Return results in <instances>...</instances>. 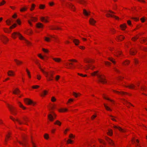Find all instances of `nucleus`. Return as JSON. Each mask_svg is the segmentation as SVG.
Returning <instances> with one entry per match:
<instances>
[{"instance_id":"30","label":"nucleus","mask_w":147,"mask_h":147,"mask_svg":"<svg viewBox=\"0 0 147 147\" xmlns=\"http://www.w3.org/2000/svg\"><path fill=\"white\" fill-rule=\"evenodd\" d=\"M18 103L19 106L20 107L23 108L24 109H26V107H24L20 102H19Z\"/></svg>"},{"instance_id":"27","label":"nucleus","mask_w":147,"mask_h":147,"mask_svg":"<svg viewBox=\"0 0 147 147\" xmlns=\"http://www.w3.org/2000/svg\"><path fill=\"white\" fill-rule=\"evenodd\" d=\"M83 13L86 16H87L89 15V13H90V12H88L85 9H84L83 10Z\"/></svg>"},{"instance_id":"25","label":"nucleus","mask_w":147,"mask_h":147,"mask_svg":"<svg viewBox=\"0 0 147 147\" xmlns=\"http://www.w3.org/2000/svg\"><path fill=\"white\" fill-rule=\"evenodd\" d=\"M115 53H116V55H115L118 57L119 55H121V54L122 52L119 51H116Z\"/></svg>"},{"instance_id":"50","label":"nucleus","mask_w":147,"mask_h":147,"mask_svg":"<svg viewBox=\"0 0 147 147\" xmlns=\"http://www.w3.org/2000/svg\"><path fill=\"white\" fill-rule=\"evenodd\" d=\"M5 3V1L4 0H3L2 2L0 3V6L3 5Z\"/></svg>"},{"instance_id":"57","label":"nucleus","mask_w":147,"mask_h":147,"mask_svg":"<svg viewBox=\"0 0 147 147\" xmlns=\"http://www.w3.org/2000/svg\"><path fill=\"white\" fill-rule=\"evenodd\" d=\"M105 63L106 65H109L111 64L109 62H108V61H105Z\"/></svg>"},{"instance_id":"36","label":"nucleus","mask_w":147,"mask_h":147,"mask_svg":"<svg viewBox=\"0 0 147 147\" xmlns=\"http://www.w3.org/2000/svg\"><path fill=\"white\" fill-rule=\"evenodd\" d=\"M27 9V7H24L22 8H21L20 9V11H22V12L23 11H26V10Z\"/></svg>"},{"instance_id":"47","label":"nucleus","mask_w":147,"mask_h":147,"mask_svg":"<svg viewBox=\"0 0 147 147\" xmlns=\"http://www.w3.org/2000/svg\"><path fill=\"white\" fill-rule=\"evenodd\" d=\"M45 7V5H43L41 4L40 5V9H43Z\"/></svg>"},{"instance_id":"55","label":"nucleus","mask_w":147,"mask_h":147,"mask_svg":"<svg viewBox=\"0 0 147 147\" xmlns=\"http://www.w3.org/2000/svg\"><path fill=\"white\" fill-rule=\"evenodd\" d=\"M60 78V76L59 75H57L55 78L56 80L57 81Z\"/></svg>"},{"instance_id":"60","label":"nucleus","mask_w":147,"mask_h":147,"mask_svg":"<svg viewBox=\"0 0 147 147\" xmlns=\"http://www.w3.org/2000/svg\"><path fill=\"white\" fill-rule=\"evenodd\" d=\"M138 38V37L137 36L134 37L132 38V39L134 41L135 40H136Z\"/></svg>"},{"instance_id":"11","label":"nucleus","mask_w":147,"mask_h":147,"mask_svg":"<svg viewBox=\"0 0 147 147\" xmlns=\"http://www.w3.org/2000/svg\"><path fill=\"white\" fill-rule=\"evenodd\" d=\"M89 22L90 24L92 25H94V24L96 22V21L92 18H90Z\"/></svg>"},{"instance_id":"39","label":"nucleus","mask_w":147,"mask_h":147,"mask_svg":"<svg viewBox=\"0 0 147 147\" xmlns=\"http://www.w3.org/2000/svg\"><path fill=\"white\" fill-rule=\"evenodd\" d=\"M6 23L7 25H10L11 21L9 20H7L6 21Z\"/></svg>"},{"instance_id":"21","label":"nucleus","mask_w":147,"mask_h":147,"mask_svg":"<svg viewBox=\"0 0 147 147\" xmlns=\"http://www.w3.org/2000/svg\"><path fill=\"white\" fill-rule=\"evenodd\" d=\"M47 18H48L47 17H46V18H45L44 17H41V18L40 19H41V20L42 22H48V21L47 20Z\"/></svg>"},{"instance_id":"44","label":"nucleus","mask_w":147,"mask_h":147,"mask_svg":"<svg viewBox=\"0 0 147 147\" xmlns=\"http://www.w3.org/2000/svg\"><path fill=\"white\" fill-rule=\"evenodd\" d=\"M51 29L52 30H55V29H57V30H60L61 29V28H59V27H56L55 28H51Z\"/></svg>"},{"instance_id":"31","label":"nucleus","mask_w":147,"mask_h":147,"mask_svg":"<svg viewBox=\"0 0 147 147\" xmlns=\"http://www.w3.org/2000/svg\"><path fill=\"white\" fill-rule=\"evenodd\" d=\"M136 51V50H135V51L134 50H130V51L129 52L130 54L131 55H133L135 54V52Z\"/></svg>"},{"instance_id":"28","label":"nucleus","mask_w":147,"mask_h":147,"mask_svg":"<svg viewBox=\"0 0 147 147\" xmlns=\"http://www.w3.org/2000/svg\"><path fill=\"white\" fill-rule=\"evenodd\" d=\"M124 38L125 37H124L121 36H120L117 37V39L120 41L122 40L123 39H124Z\"/></svg>"},{"instance_id":"4","label":"nucleus","mask_w":147,"mask_h":147,"mask_svg":"<svg viewBox=\"0 0 147 147\" xmlns=\"http://www.w3.org/2000/svg\"><path fill=\"white\" fill-rule=\"evenodd\" d=\"M51 114H49L48 115V118L51 121H53V120L56 117V115L53 111L51 112Z\"/></svg>"},{"instance_id":"59","label":"nucleus","mask_w":147,"mask_h":147,"mask_svg":"<svg viewBox=\"0 0 147 147\" xmlns=\"http://www.w3.org/2000/svg\"><path fill=\"white\" fill-rule=\"evenodd\" d=\"M134 62L136 65L138 62V61L136 59H134Z\"/></svg>"},{"instance_id":"61","label":"nucleus","mask_w":147,"mask_h":147,"mask_svg":"<svg viewBox=\"0 0 147 147\" xmlns=\"http://www.w3.org/2000/svg\"><path fill=\"white\" fill-rule=\"evenodd\" d=\"M69 137L70 138H74V136L72 134H71L69 135Z\"/></svg>"},{"instance_id":"33","label":"nucleus","mask_w":147,"mask_h":147,"mask_svg":"<svg viewBox=\"0 0 147 147\" xmlns=\"http://www.w3.org/2000/svg\"><path fill=\"white\" fill-rule=\"evenodd\" d=\"M54 124H57L59 125H60L61 124V123L58 120H57L54 123Z\"/></svg>"},{"instance_id":"37","label":"nucleus","mask_w":147,"mask_h":147,"mask_svg":"<svg viewBox=\"0 0 147 147\" xmlns=\"http://www.w3.org/2000/svg\"><path fill=\"white\" fill-rule=\"evenodd\" d=\"M44 138L46 139H48L49 138V136L48 134H46L44 135Z\"/></svg>"},{"instance_id":"38","label":"nucleus","mask_w":147,"mask_h":147,"mask_svg":"<svg viewBox=\"0 0 147 147\" xmlns=\"http://www.w3.org/2000/svg\"><path fill=\"white\" fill-rule=\"evenodd\" d=\"M129 61L127 60L125 61V62L123 63V64L124 65H126L127 64H128L129 63Z\"/></svg>"},{"instance_id":"41","label":"nucleus","mask_w":147,"mask_h":147,"mask_svg":"<svg viewBox=\"0 0 147 147\" xmlns=\"http://www.w3.org/2000/svg\"><path fill=\"white\" fill-rule=\"evenodd\" d=\"M47 92L46 90H44L42 92V94L41 95V96H42L44 95H45L47 93Z\"/></svg>"},{"instance_id":"46","label":"nucleus","mask_w":147,"mask_h":147,"mask_svg":"<svg viewBox=\"0 0 147 147\" xmlns=\"http://www.w3.org/2000/svg\"><path fill=\"white\" fill-rule=\"evenodd\" d=\"M103 97L104 98L106 99H107V100H110V101H111V102H113V101L112 100H111L110 99H109V98H106L105 96H103Z\"/></svg>"},{"instance_id":"8","label":"nucleus","mask_w":147,"mask_h":147,"mask_svg":"<svg viewBox=\"0 0 147 147\" xmlns=\"http://www.w3.org/2000/svg\"><path fill=\"white\" fill-rule=\"evenodd\" d=\"M113 127L115 129H118L119 130V131H121V132H124L125 131V129H123L121 128L120 127H119V126H117L116 125H114L113 126Z\"/></svg>"},{"instance_id":"51","label":"nucleus","mask_w":147,"mask_h":147,"mask_svg":"<svg viewBox=\"0 0 147 147\" xmlns=\"http://www.w3.org/2000/svg\"><path fill=\"white\" fill-rule=\"evenodd\" d=\"M16 26V24H14L12 26H10V29H12L13 27H15Z\"/></svg>"},{"instance_id":"63","label":"nucleus","mask_w":147,"mask_h":147,"mask_svg":"<svg viewBox=\"0 0 147 147\" xmlns=\"http://www.w3.org/2000/svg\"><path fill=\"white\" fill-rule=\"evenodd\" d=\"M96 117V115H92L91 117V118L92 119H93L95 118Z\"/></svg>"},{"instance_id":"24","label":"nucleus","mask_w":147,"mask_h":147,"mask_svg":"<svg viewBox=\"0 0 147 147\" xmlns=\"http://www.w3.org/2000/svg\"><path fill=\"white\" fill-rule=\"evenodd\" d=\"M36 26L37 28H40L42 27L43 25L41 23H39L36 24Z\"/></svg>"},{"instance_id":"48","label":"nucleus","mask_w":147,"mask_h":147,"mask_svg":"<svg viewBox=\"0 0 147 147\" xmlns=\"http://www.w3.org/2000/svg\"><path fill=\"white\" fill-rule=\"evenodd\" d=\"M73 141L70 139H68L67 141V144H71Z\"/></svg>"},{"instance_id":"34","label":"nucleus","mask_w":147,"mask_h":147,"mask_svg":"<svg viewBox=\"0 0 147 147\" xmlns=\"http://www.w3.org/2000/svg\"><path fill=\"white\" fill-rule=\"evenodd\" d=\"M107 134L110 136H112L113 134L112 131L110 129L109 130V131L107 133Z\"/></svg>"},{"instance_id":"5","label":"nucleus","mask_w":147,"mask_h":147,"mask_svg":"<svg viewBox=\"0 0 147 147\" xmlns=\"http://www.w3.org/2000/svg\"><path fill=\"white\" fill-rule=\"evenodd\" d=\"M8 107L9 111L13 115H16V111L15 110V109L12 106L9 105V104L7 105Z\"/></svg>"},{"instance_id":"1","label":"nucleus","mask_w":147,"mask_h":147,"mask_svg":"<svg viewBox=\"0 0 147 147\" xmlns=\"http://www.w3.org/2000/svg\"><path fill=\"white\" fill-rule=\"evenodd\" d=\"M98 71H94L91 73V75L92 76H96L98 77V82H101L103 84H105L106 83V79L104 77V76L99 74L98 73Z\"/></svg>"},{"instance_id":"52","label":"nucleus","mask_w":147,"mask_h":147,"mask_svg":"<svg viewBox=\"0 0 147 147\" xmlns=\"http://www.w3.org/2000/svg\"><path fill=\"white\" fill-rule=\"evenodd\" d=\"M32 30H28L27 31V33L28 34H30L32 33Z\"/></svg>"},{"instance_id":"12","label":"nucleus","mask_w":147,"mask_h":147,"mask_svg":"<svg viewBox=\"0 0 147 147\" xmlns=\"http://www.w3.org/2000/svg\"><path fill=\"white\" fill-rule=\"evenodd\" d=\"M7 74L9 76H12L14 75V73L13 71L9 70L8 71Z\"/></svg>"},{"instance_id":"3","label":"nucleus","mask_w":147,"mask_h":147,"mask_svg":"<svg viewBox=\"0 0 147 147\" xmlns=\"http://www.w3.org/2000/svg\"><path fill=\"white\" fill-rule=\"evenodd\" d=\"M41 71L45 74L46 75V76L48 78V80L51 81L53 80L52 78H53V75L54 74L53 71H51L49 74L48 72H47L44 71V70L42 68H40Z\"/></svg>"},{"instance_id":"20","label":"nucleus","mask_w":147,"mask_h":147,"mask_svg":"<svg viewBox=\"0 0 147 147\" xmlns=\"http://www.w3.org/2000/svg\"><path fill=\"white\" fill-rule=\"evenodd\" d=\"M120 27L123 30H124L125 28H126V25L124 24H123L121 25Z\"/></svg>"},{"instance_id":"13","label":"nucleus","mask_w":147,"mask_h":147,"mask_svg":"<svg viewBox=\"0 0 147 147\" xmlns=\"http://www.w3.org/2000/svg\"><path fill=\"white\" fill-rule=\"evenodd\" d=\"M2 41L5 44L6 42L8 41V39L5 36H3V39H2Z\"/></svg>"},{"instance_id":"18","label":"nucleus","mask_w":147,"mask_h":147,"mask_svg":"<svg viewBox=\"0 0 147 147\" xmlns=\"http://www.w3.org/2000/svg\"><path fill=\"white\" fill-rule=\"evenodd\" d=\"M106 139L110 144L112 145L114 144V143L113 141L109 138L107 137L106 138Z\"/></svg>"},{"instance_id":"19","label":"nucleus","mask_w":147,"mask_h":147,"mask_svg":"<svg viewBox=\"0 0 147 147\" xmlns=\"http://www.w3.org/2000/svg\"><path fill=\"white\" fill-rule=\"evenodd\" d=\"M113 91L114 92H115L116 93H117L118 94H121L122 95H123L125 94H127V92H119L118 91H115V90H114Z\"/></svg>"},{"instance_id":"56","label":"nucleus","mask_w":147,"mask_h":147,"mask_svg":"<svg viewBox=\"0 0 147 147\" xmlns=\"http://www.w3.org/2000/svg\"><path fill=\"white\" fill-rule=\"evenodd\" d=\"M73 95L75 96L76 97H77L78 96V94L74 92H73Z\"/></svg>"},{"instance_id":"43","label":"nucleus","mask_w":147,"mask_h":147,"mask_svg":"<svg viewBox=\"0 0 147 147\" xmlns=\"http://www.w3.org/2000/svg\"><path fill=\"white\" fill-rule=\"evenodd\" d=\"M31 18H32V19L31 20L32 21L35 22L37 20V19L36 18L33 17H32Z\"/></svg>"},{"instance_id":"7","label":"nucleus","mask_w":147,"mask_h":147,"mask_svg":"<svg viewBox=\"0 0 147 147\" xmlns=\"http://www.w3.org/2000/svg\"><path fill=\"white\" fill-rule=\"evenodd\" d=\"M106 16L107 17H114L116 19H119V18L118 17L108 13L106 14Z\"/></svg>"},{"instance_id":"35","label":"nucleus","mask_w":147,"mask_h":147,"mask_svg":"<svg viewBox=\"0 0 147 147\" xmlns=\"http://www.w3.org/2000/svg\"><path fill=\"white\" fill-rule=\"evenodd\" d=\"M108 59L111 61L113 64H115V61L113 60V59L109 58Z\"/></svg>"},{"instance_id":"29","label":"nucleus","mask_w":147,"mask_h":147,"mask_svg":"<svg viewBox=\"0 0 147 147\" xmlns=\"http://www.w3.org/2000/svg\"><path fill=\"white\" fill-rule=\"evenodd\" d=\"M127 87H128L130 88L134 89L135 87V86L133 84H131L130 85H128L126 86Z\"/></svg>"},{"instance_id":"17","label":"nucleus","mask_w":147,"mask_h":147,"mask_svg":"<svg viewBox=\"0 0 147 147\" xmlns=\"http://www.w3.org/2000/svg\"><path fill=\"white\" fill-rule=\"evenodd\" d=\"M73 41L76 45H78L79 43L80 42L77 39H74L73 40Z\"/></svg>"},{"instance_id":"32","label":"nucleus","mask_w":147,"mask_h":147,"mask_svg":"<svg viewBox=\"0 0 147 147\" xmlns=\"http://www.w3.org/2000/svg\"><path fill=\"white\" fill-rule=\"evenodd\" d=\"M51 37V38H55L56 40V41L57 42H59V40H57V38L55 37V36H53V35H49Z\"/></svg>"},{"instance_id":"53","label":"nucleus","mask_w":147,"mask_h":147,"mask_svg":"<svg viewBox=\"0 0 147 147\" xmlns=\"http://www.w3.org/2000/svg\"><path fill=\"white\" fill-rule=\"evenodd\" d=\"M56 99L54 97H52L51 100L52 102H54L56 101Z\"/></svg>"},{"instance_id":"23","label":"nucleus","mask_w":147,"mask_h":147,"mask_svg":"<svg viewBox=\"0 0 147 147\" xmlns=\"http://www.w3.org/2000/svg\"><path fill=\"white\" fill-rule=\"evenodd\" d=\"M53 59L57 62H59L61 61V59L60 58H53Z\"/></svg>"},{"instance_id":"54","label":"nucleus","mask_w":147,"mask_h":147,"mask_svg":"<svg viewBox=\"0 0 147 147\" xmlns=\"http://www.w3.org/2000/svg\"><path fill=\"white\" fill-rule=\"evenodd\" d=\"M39 87V86L38 85L34 86H32V88L34 89L37 88Z\"/></svg>"},{"instance_id":"9","label":"nucleus","mask_w":147,"mask_h":147,"mask_svg":"<svg viewBox=\"0 0 147 147\" xmlns=\"http://www.w3.org/2000/svg\"><path fill=\"white\" fill-rule=\"evenodd\" d=\"M66 66L68 67L67 68L69 69H72L75 67L74 66V64L71 63H69L68 65H66Z\"/></svg>"},{"instance_id":"10","label":"nucleus","mask_w":147,"mask_h":147,"mask_svg":"<svg viewBox=\"0 0 147 147\" xmlns=\"http://www.w3.org/2000/svg\"><path fill=\"white\" fill-rule=\"evenodd\" d=\"M67 3V5L68 7L71 9L73 11H74L75 7L74 5L69 3Z\"/></svg>"},{"instance_id":"62","label":"nucleus","mask_w":147,"mask_h":147,"mask_svg":"<svg viewBox=\"0 0 147 147\" xmlns=\"http://www.w3.org/2000/svg\"><path fill=\"white\" fill-rule=\"evenodd\" d=\"M38 56L40 57V58L41 59H44V57H43L41 55V54H39L38 55Z\"/></svg>"},{"instance_id":"14","label":"nucleus","mask_w":147,"mask_h":147,"mask_svg":"<svg viewBox=\"0 0 147 147\" xmlns=\"http://www.w3.org/2000/svg\"><path fill=\"white\" fill-rule=\"evenodd\" d=\"M14 61L16 62V64L18 65H19L22 63H23L22 61H20L18 60L17 59H15L14 60Z\"/></svg>"},{"instance_id":"40","label":"nucleus","mask_w":147,"mask_h":147,"mask_svg":"<svg viewBox=\"0 0 147 147\" xmlns=\"http://www.w3.org/2000/svg\"><path fill=\"white\" fill-rule=\"evenodd\" d=\"M79 2L81 4L84 5V3H86V2L84 0H80L79 1Z\"/></svg>"},{"instance_id":"2","label":"nucleus","mask_w":147,"mask_h":147,"mask_svg":"<svg viewBox=\"0 0 147 147\" xmlns=\"http://www.w3.org/2000/svg\"><path fill=\"white\" fill-rule=\"evenodd\" d=\"M12 37L14 38H16V36H18L21 40H25L26 43L28 46L30 45L31 43L29 41L26 40L19 33L15 32L12 34Z\"/></svg>"},{"instance_id":"45","label":"nucleus","mask_w":147,"mask_h":147,"mask_svg":"<svg viewBox=\"0 0 147 147\" xmlns=\"http://www.w3.org/2000/svg\"><path fill=\"white\" fill-rule=\"evenodd\" d=\"M45 40L47 42H49L50 41V38L49 37H45Z\"/></svg>"},{"instance_id":"15","label":"nucleus","mask_w":147,"mask_h":147,"mask_svg":"<svg viewBox=\"0 0 147 147\" xmlns=\"http://www.w3.org/2000/svg\"><path fill=\"white\" fill-rule=\"evenodd\" d=\"M20 92V91L19 90L18 88H16L14 90H13V93L14 94H17Z\"/></svg>"},{"instance_id":"26","label":"nucleus","mask_w":147,"mask_h":147,"mask_svg":"<svg viewBox=\"0 0 147 147\" xmlns=\"http://www.w3.org/2000/svg\"><path fill=\"white\" fill-rule=\"evenodd\" d=\"M104 105L107 110L109 111H111L112 109H111L108 106H107L105 104H104Z\"/></svg>"},{"instance_id":"16","label":"nucleus","mask_w":147,"mask_h":147,"mask_svg":"<svg viewBox=\"0 0 147 147\" xmlns=\"http://www.w3.org/2000/svg\"><path fill=\"white\" fill-rule=\"evenodd\" d=\"M10 118L13 121H17L18 123L20 125H21L22 124V123L21 122L20 120H19L18 119H14L13 118V117H12L11 116L10 117Z\"/></svg>"},{"instance_id":"6","label":"nucleus","mask_w":147,"mask_h":147,"mask_svg":"<svg viewBox=\"0 0 147 147\" xmlns=\"http://www.w3.org/2000/svg\"><path fill=\"white\" fill-rule=\"evenodd\" d=\"M24 101L26 104L28 105L30 104H35L32 100L29 99L25 98L24 100Z\"/></svg>"},{"instance_id":"49","label":"nucleus","mask_w":147,"mask_h":147,"mask_svg":"<svg viewBox=\"0 0 147 147\" xmlns=\"http://www.w3.org/2000/svg\"><path fill=\"white\" fill-rule=\"evenodd\" d=\"M78 75H79V76H82V77H85L87 76V75H83L82 74H80V73H78Z\"/></svg>"},{"instance_id":"64","label":"nucleus","mask_w":147,"mask_h":147,"mask_svg":"<svg viewBox=\"0 0 147 147\" xmlns=\"http://www.w3.org/2000/svg\"><path fill=\"white\" fill-rule=\"evenodd\" d=\"M113 69H114V70L115 71H116L117 72H119V71L118 69H117V68H116L115 67H114L113 68Z\"/></svg>"},{"instance_id":"42","label":"nucleus","mask_w":147,"mask_h":147,"mask_svg":"<svg viewBox=\"0 0 147 147\" xmlns=\"http://www.w3.org/2000/svg\"><path fill=\"white\" fill-rule=\"evenodd\" d=\"M67 109L65 108L61 109L59 110V111L60 112H64L67 111Z\"/></svg>"},{"instance_id":"22","label":"nucleus","mask_w":147,"mask_h":147,"mask_svg":"<svg viewBox=\"0 0 147 147\" xmlns=\"http://www.w3.org/2000/svg\"><path fill=\"white\" fill-rule=\"evenodd\" d=\"M122 100H123V101H124L125 102H124V103H124V104H126V103H127V104H126V105L128 107V106H127V105H128V104H129V105H131L132 106H133V105L132 104H131L130 103H129V102H128V101H127V100H125V99H122Z\"/></svg>"},{"instance_id":"58","label":"nucleus","mask_w":147,"mask_h":147,"mask_svg":"<svg viewBox=\"0 0 147 147\" xmlns=\"http://www.w3.org/2000/svg\"><path fill=\"white\" fill-rule=\"evenodd\" d=\"M98 140L99 141V142L100 143H102V144H104V145H105V142H103L101 140V139H98Z\"/></svg>"}]
</instances>
